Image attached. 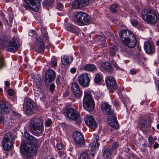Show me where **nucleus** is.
Instances as JSON below:
<instances>
[{
	"label": "nucleus",
	"mask_w": 159,
	"mask_h": 159,
	"mask_svg": "<svg viewBox=\"0 0 159 159\" xmlns=\"http://www.w3.org/2000/svg\"><path fill=\"white\" fill-rule=\"evenodd\" d=\"M36 88H37L39 91L41 90V89L42 86L41 81L35 82Z\"/></svg>",
	"instance_id": "nucleus-41"
},
{
	"label": "nucleus",
	"mask_w": 159,
	"mask_h": 159,
	"mask_svg": "<svg viewBox=\"0 0 159 159\" xmlns=\"http://www.w3.org/2000/svg\"><path fill=\"white\" fill-rule=\"evenodd\" d=\"M101 66L104 69L109 73H112L114 71V69L111 65L108 62L102 63Z\"/></svg>",
	"instance_id": "nucleus-27"
},
{
	"label": "nucleus",
	"mask_w": 159,
	"mask_h": 159,
	"mask_svg": "<svg viewBox=\"0 0 159 159\" xmlns=\"http://www.w3.org/2000/svg\"><path fill=\"white\" fill-rule=\"evenodd\" d=\"M122 43L127 47L133 48L136 45V40L133 34L128 30H122L119 33Z\"/></svg>",
	"instance_id": "nucleus-1"
},
{
	"label": "nucleus",
	"mask_w": 159,
	"mask_h": 159,
	"mask_svg": "<svg viewBox=\"0 0 159 159\" xmlns=\"http://www.w3.org/2000/svg\"><path fill=\"white\" fill-rule=\"evenodd\" d=\"M141 14L142 19L148 24H154L157 20V16L152 9H145Z\"/></svg>",
	"instance_id": "nucleus-5"
},
{
	"label": "nucleus",
	"mask_w": 159,
	"mask_h": 159,
	"mask_svg": "<svg viewBox=\"0 0 159 159\" xmlns=\"http://www.w3.org/2000/svg\"><path fill=\"white\" fill-rule=\"evenodd\" d=\"M72 93L75 97L77 98H80L82 96L83 91L82 90L80 89L72 92Z\"/></svg>",
	"instance_id": "nucleus-33"
},
{
	"label": "nucleus",
	"mask_w": 159,
	"mask_h": 159,
	"mask_svg": "<svg viewBox=\"0 0 159 159\" xmlns=\"http://www.w3.org/2000/svg\"><path fill=\"white\" fill-rule=\"evenodd\" d=\"M4 118L3 115L0 112V123L4 121Z\"/></svg>",
	"instance_id": "nucleus-54"
},
{
	"label": "nucleus",
	"mask_w": 159,
	"mask_h": 159,
	"mask_svg": "<svg viewBox=\"0 0 159 159\" xmlns=\"http://www.w3.org/2000/svg\"><path fill=\"white\" fill-rule=\"evenodd\" d=\"M12 106V104L8 102L0 101V109L2 112L8 113Z\"/></svg>",
	"instance_id": "nucleus-19"
},
{
	"label": "nucleus",
	"mask_w": 159,
	"mask_h": 159,
	"mask_svg": "<svg viewBox=\"0 0 159 159\" xmlns=\"http://www.w3.org/2000/svg\"><path fill=\"white\" fill-rule=\"evenodd\" d=\"M61 76L60 75H58L57 76L56 79V82L57 85L60 84H61Z\"/></svg>",
	"instance_id": "nucleus-45"
},
{
	"label": "nucleus",
	"mask_w": 159,
	"mask_h": 159,
	"mask_svg": "<svg viewBox=\"0 0 159 159\" xmlns=\"http://www.w3.org/2000/svg\"><path fill=\"white\" fill-rule=\"evenodd\" d=\"M102 79V76L99 73H97L95 75L94 80L96 83L98 84L101 82Z\"/></svg>",
	"instance_id": "nucleus-37"
},
{
	"label": "nucleus",
	"mask_w": 159,
	"mask_h": 159,
	"mask_svg": "<svg viewBox=\"0 0 159 159\" xmlns=\"http://www.w3.org/2000/svg\"><path fill=\"white\" fill-rule=\"evenodd\" d=\"M119 8V6L118 4L114 3L110 5V10L112 12L114 13H116L117 12Z\"/></svg>",
	"instance_id": "nucleus-31"
},
{
	"label": "nucleus",
	"mask_w": 159,
	"mask_h": 159,
	"mask_svg": "<svg viewBox=\"0 0 159 159\" xmlns=\"http://www.w3.org/2000/svg\"><path fill=\"white\" fill-rule=\"evenodd\" d=\"M12 115L16 117V119H20L21 115L18 113L14 111H13L12 112Z\"/></svg>",
	"instance_id": "nucleus-42"
},
{
	"label": "nucleus",
	"mask_w": 159,
	"mask_h": 159,
	"mask_svg": "<svg viewBox=\"0 0 159 159\" xmlns=\"http://www.w3.org/2000/svg\"><path fill=\"white\" fill-rule=\"evenodd\" d=\"M148 141L151 144H152L154 143V141L152 138L150 137L148 138Z\"/></svg>",
	"instance_id": "nucleus-57"
},
{
	"label": "nucleus",
	"mask_w": 159,
	"mask_h": 159,
	"mask_svg": "<svg viewBox=\"0 0 159 159\" xmlns=\"http://www.w3.org/2000/svg\"><path fill=\"white\" fill-rule=\"evenodd\" d=\"M159 145L158 143H157V142H155L154 143V144L153 145V148L154 149H156V148H158V147H159Z\"/></svg>",
	"instance_id": "nucleus-58"
},
{
	"label": "nucleus",
	"mask_w": 159,
	"mask_h": 159,
	"mask_svg": "<svg viewBox=\"0 0 159 159\" xmlns=\"http://www.w3.org/2000/svg\"><path fill=\"white\" fill-rule=\"evenodd\" d=\"M54 0H45L43 2V5L44 7L46 8L50 7L54 2Z\"/></svg>",
	"instance_id": "nucleus-32"
},
{
	"label": "nucleus",
	"mask_w": 159,
	"mask_h": 159,
	"mask_svg": "<svg viewBox=\"0 0 159 159\" xmlns=\"http://www.w3.org/2000/svg\"><path fill=\"white\" fill-rule=\"evenodd\" d=\"M113 66L117 70H122V69L118 66L117 64L116 63L114 62L113 64Z\"/></svg>",
	"instance_id": "nucleus-50"
},
{
	"label": "nucleus",
	"mask_w": 159,
	"mask_h": 159,
	"mask_svg": "<svg viewBox=\"0 0 159 159\" xmlns=\"http://www.w3.org/2000/svg\"><path fill=\"white\" fill-rule=\"evenodd\" d=\"M112 115L109 116L108 118V121L109 122L111 121H116V118L115 117V116L114 115Z\"/></svg>",
	"instance_id": "nucleus-43"
},
{
	"label": "nucleus",
	"mask_w": 159,
	"mask_h": 159,
	"mask_svg": "<svg viewBox=\"0 0 159 159\" xmlns=\"http://www.w3.org/2000/svg\"><path fill=\"white\" fill-rule=\"evenodd\" d=\"M156 44H157V46H159V40H157V42H156Z\"/></svg>",
	"instance_id": "nucleus-64"
},
{
	"label": "nucleus",
	"mask_w": 159,
	"mask_h": 159,
	"mask_svg": "<svg viewBox=\"0 0 159 159\" xmlns=\"http://www.w3.org/2000/svg\"><path fill=\"white\" fill-rule=\"evenodd\" d=\"M106 86L110 92L113 93L117 89V86L115 79L111 76L107 77L106 80Z\"/></svg>",
	"instance_id": "nucleus-10"
},
{
	"label": "nucleus",
	"mask_w": 159,
	"mask_h": 159,
	"mask_svg": "<svg viewBox=\"0 0 159 159\" xmlns=\"http://www.w3.org/2000/svg\"><path fill=\"white\" fill-rule=\"evenodd\" d=\"M57 147L58 150H62L63 148V146L61 142L57 143Z\"/></svg>",
	"instance_id": "nucleus-47"
},
{
	"label": "nucleus",
	"mask_w": 159,
	"mask_h": 159,
	"mask_svg": "<svg viewBox=\"0 0 159 159\" xmlns=\"http://www.w3.org/2000/svg\"><path fill=\"white\" fill-rule=\"evenodd\" d=\"M29 128L33 134L41 133L43 130V122L40 117H34L29 121Z\"/></svg>",
	"instance_id": "nucleus-2"
},
{
	"label": "nucleus",
	"mask_w": 159,
	"mask_h": 159,
	"mask_svg": "<svg viewBox=\"0 0 159 159\" xmlns=\"http://www.w3.org/2000/svg\"><path fill=\"white\" fill-rule=\"evenodd\" d=\"M109 125L112 127L116 129L119 128V126L118 122L116 121L109 122Z\"/></svg>",
	"instance_id": "nucleus-39"
},
{
	"label": "nucleus",
	"mask_w": 159,
	"mask_h": 159,
	"mask_svg": "<svg viewBox=\"0 0 159 159\" xmlns=\"http://www.w3.org/2000/svg\"><path fill=\"white\" fill-rule=\"evenodd\" d=\"M64 8L63 5L60 2H58L57 3V8L60 11L63 10Z\"/></svg>",
	"instance_id": "nucleus-44"
},
{
	"label": "nucleus",
	"mask_w": 159,
	"mask_h": 159,
	"mask_svg": "<svg viewBox=\"0 0 159 159\" xmlns=\"http://www.w3.org/2000/svg\"><path fill=\"white\" fill-rule=\"evenodd\" d=\"M85 124L90 128L94 129L97 127L95 119L91 115H86L84 117Z\"/></svg>",
	"instance_id": "nucleus-14"
},
{
	"label": "nucleus",
	"mask_w": 159,
	"mask_h": 159,
	"mask_svg": "<svg viewBox=\"0 0 159 159\" xmlns=\"http://www.w3.org/2000/svg\"><path fill=\"white\" fill-rule=\"evenodd\" d=\"M19 48V45L15 39L10 41L6 46L7 50L9 52H14L17 51Z\"/></svg>",
	"instance_id": "nucleus-17"
},
{
	"label": "nucleus",
	"mask_w": 159,
	"mask_h": 159,
	"mask_svg": "<svg viewBox=\"0 0 159 159\" xmlns=\"http://www.w3.org/2000/svg\"><path fill=\"white\" fill-rule=\"evenodd\" d=\"M117 51V48L116 46L111 47L109 50V54L111 56L114 57Z\"/></svg>",
	"instance_id": "nucleus-36"
},
{
	"label": "nucleus",
	"mask_w": 159,
	"mask_h": 159,
	"mask_svg": "<svg viewBox=\"0 0 159 159\" xmlns=\"http://www.w3.org/2000/svg\"><path fill=\"white\" fill-rule=\"evenodd\" d=\"M35 34V32L32 30H31L29 31V36L32 37Z\"/></svg>",
	"instance_id": "nucleus-55"
},
{
	"label": "nucleus",
	"mask_w": 159,
	"mask_h": 159,
	"mask_svg": "<svg viewBox=\"0 0 159 159\" xmlns=\"http://www.w3.org/2000/svg\"><path fill=\"white\" fill-rule=\"evenodd\" d=\"M24 135L25 138L31 142L35 143L38 142V140L36 139L33 136L30 135L29 133H25Z\"/></svg>",
	"instance_id": "nucleus-29"
},
{
	"label": "nucleus",
	"mask_w": 159,
	"mask_h": 159,
	"mask_svg": "<svg viewBox=\"0 0 159 159\" xmlns=\"http://www.w3.org/2000/svg\"><path fill=\"white\" fill-rule=\"evenodd\" d=\"M55 87L54 85H51L50 86L49 89L51 91H53Z\"/></svg>",
	"instance_id": "nucleus-59"
},
{
	"label": "nucleus",
	"mask_w": 159,
	"mask_h": 159,
	"mask_svg": "<svg viewBox=\"0 0 159 159\" xmlns=\"http://www.w3.org/2000/svg\"><path fill=\"white\" fill-rule=\"evenodd\" d=\"M131 24L133 26H136L138 25V22L136 20H133L131 21Z\"/></svg>",
	"instance_id": "nucleus-52"
},
{
	"label": "nucleus",
	"mask_w": 159,
	"mask_h": 159,
	"mask_svg": "<svg viewBox=\"0 0 159 159\" xmlns=\"http://www.w3.org/2000/svg\"><path fill=\"white\" fill-rule=\"evenodd\" d=\"M3 58L0 57V68H1L4 65Z\"/></svg>",
	"instance_id": "nucleus-51"
},
{
	"label": "nucleus",
	"mask_w": 159,
	"mask_h": 159,
	"mask_svg": "<svg viewBox=\"0 0 159 159\" xmlns=\"http://www.w3.org/2000/svg\"><path fill=\"white\" fill-rule=\"evenodd\" d=\"M130 72L133 75H134L136 73V71L134 69L131 70H130Z\"/></svg>",
	"instance_id": "nucleus-62"
},
{
	"label": "nucleus",
	"mask_w": 159,
	"mask_h": 159,
	"mask_svg": "<svg viewBox=\"0 0 159 159\" xmlns=\"http://www.w3.org/2000/svg\"><path fill=\"white\" fill-rule=\"evenodd\" d=\"M73 137L77 147L81 148L84 146L85 142L84 137L80 132H74L73 134Z\"/></svg>",
	"instance_id": "nucleus-11"
},
{
	"label": "nucleus",
	"mask_w": 159,
	"mask_h": 159,
	"mask_svg": "<svg viewBox=\"0 0 159 159\" xmlns=\"http://www.w3.org/2000/svg\"><path fill=\"white\" fill-rule=\"evenodd\" d=\"M89 3V0H75L73 2L72 7L74 9H81Z\"/></svg>",
	"instance_id": "nucleus-15"
},
{
	"label": "nucleus",
	"mask_w": 159,
	"mask_h": 159,
	"mask_svg": "<svg viewBox=\"0 0 159 159\" xmlns=\"http://www.w3.org/2000/svg\"><path fill=\"white\" fill-rule=\"evenodd\" d=\"M52 124V120H48L45 122V125L46 127H49Z\"/></svg>",
	"instance_id": "nucleus-48"
},
{
	"label": "nucleus",
	"mask_w": 159,
	"mask_h": 159,
	"mask_svg": "<svg viewBox=\"0 0 159 159\" xmlns=\"http://www.w3.org/2000/svg\"><path fill=\"white\" fill-rule=\"evenodd\" d=\"M36 143H27L21 145L20 147L21 153L23 155L30 157L35 155L37 152L38 146Z\"/></svg>",
	"instance_id": "nucleus-3"
},
{
	"label": "nucleus",
	"mask_w": 159,
	"mask_h": 159,
	"mask_svg": "<svg viewBox=\"0 0 159 159\" xmlns=\"http://www.w3.org/2000/svg\"><path fill=\"white\" fill-rule=\"evenodd\" d=\"M84 12L80 11L74 15V19L75 22L80 25H83L82 21L84 20Z\"/></svg>",
	"instance_id": "nucleus-23"
},
{
	"label": "nucleus",
	"mask_w": 159,
	"mask_h": 159,
	"mask_svg": "<svg viewBox=\"0 0 159 159\" xmlns=\"http://www.w3.org/2000/svg\"><path fill=\"white\" fill-rule=\"evenodd\" d=\"M119 143L118 142H115L113 143L111 148V150L113 152V154L115 155L116 154V148L118 147Z\"/></svg>",
	"instance_id": "nucleus-38"
},
{
	"label": "nucleus",
	"mask_w": 159,
	"mask_h": 159,
	"mask_svg": "<svg viewBox=\"0 0 159 159\" xmlns=\"http://www.w3.org/2000/svg\"><path fill=\"white\" fill-rule=\"evenodd\" d=\"M101 109L105 115H111L113 114V111L111 106L107 102H102L101 105Z\"/></svg>",
	"instance_id": "nucleus-18"
},
{
	"label": "nucleus",
	"mask_w": 159,
	"mask_h": 159,
	"mask_svg": "<svg viewBox=\"0 0 159 159\" xmlns=\"http://www.w3.org/2000/svg\"><path fill=\"white\" fill-rule=\"evenodd\" d=\"M88 153L86 152H84L80 155V159H88Z\"/></svg>",
	"instance_id": "nucleus-40"
},
{
	"label": "nucleus",
	"mask_w": 159,
	"mask_h": 159,
	"mask_svg": "<svg viewBox=\"0 0 159 159\" xmlns=\"http://www.w3.org/2000/svg\"><path fill=\"white\" fill-rule=\"evenodd\" d=\"M139 128L141 130L146 129L150 126V123L148 122L147 120L143 117H140L138 121Z\"/></svg>",
	"instance_id": "nucleus-22"
},
{
	"label": "nucleus",
	"mask_w": 159,
	"mask_h": 159,
	"mask_svg": "<svg viewBox=\"0 0 159 159\" xmlns=\"http://www.w3.org/2000/svg\"><path fill=\"white\" fill-rule=\"evenodd\" d=\"M70 72L72 73H74L76 71V69L75 68H73L70 69Z\"/></svg>",
	"instance_id": "nucleus-60"
},
{
	"label": "nucleus",
	"mask_w": 159,
	"mask_h": 159,
	"mask_svg": "<svg viewBox=\"0 0 159 159\" xmlns=\"http://www.w3.org/2000/svg\"><path fill=\"white\" fill-rule=\"evenodd\" d=\"M57 65V62L55 61H53L51 62V66L52 67H55Z\"/></svg>",
	"instance_id": "nucleus-56"
},
{
	"label": "nucleus",
	"mask_w": 159,
	"mask_h": 159,
	"mask_svg": "<svg viewBox=\"0 0 159 159\" xmlns=\"http://www.w3.org/2000/svg\"><path fill=\"white\" fill-rule=\"evenodd\" d=\"M77 80L81 86L85 87L89 86L90 79L87 73H84L78 77Z\"/></svg>",
	"instance_id": "nucleus-12"
},
{
	"label": "nucleus",
	"mask_w": 159,
	"mask_h": 159,
	"mask_svg": "<svg viewBox=\"0 0 159 159\" xmlns=\"http://www.w3.org/2000/svg\"><path fill=\"white\" fill-rule=\"evenodd\" d=\"M65 116L70 120L74 121L76 124H79L81 122V118L80 114L74 108H70L68 109Z\"/></svg>",
	"instance_id": "nucleus-7"
},
{
	"label": "nucleus",
	"mask_w": 159,
	"mask_h": 159,
	"mask_svg": "<svg viewBox=\"0 0 159 159\" xmlns=\"http://www.w3.org/2000/svg\"><path fill=\"white\" fill-rule=\"evenodd\" d=\"M97 38L98 40L101 41L103 42L105 41V38L103 35H98Z\"/></svg>",
	"instance_id": "nucleus-46"
},
{
	"label": "nucleus",
	"mask_w": 159,
	"mask_h": 159,
	"mask_svg": "<svg viewBox=\"0 0 159 159\" xmlns=\"http://www.w3.org/2000/svg\"><path fill=\"white\" fill-rule=\"evenodd\" d=\"M56 78V72L53 70L50 69L46 72L44 81L46 84L53 81Z\"/></svg>",
	"instance_id": "nucleus-16"
},
{
	"label": "nucleus",
	"mask_w": 159,
	"mask_h": 159,
	"mask_svg": "<svg viewBox=\"0 0 159 159\" xmlns=\"http://www.w3.org/2000/svg\"><path fill=\"white\" fill-rule=\"evenodd\" d=\"M61 83H63L64 82L65 80L64 79V78L63 77H61Z\"/></svg>",
	"instance_id": "nucleus-63"
},
{
	"label": "nucleus",
	"mask_w": 159,
	"mask_h": 159,
	"mask_svg": "<svg viewBox=\"0 0 159 159\" xmlns=\"http://www.w3.org/2000/svg\"><path fill=\"white\" fill-rule=\"evenodd\" d=\"M93 138L91 141L89 148V153L93 157H94L99 146V143L98 142L99 136L98 134H94Z\"/></svg>",
	"instance_id": "nucleus-9"
},
{
	"label": "nucleus",
	"mask_w": 159,
	"mask_h": 159,
	"mask_svg": "<svg viewBox=\"0 0 159 159\" xmlns=\"http://www.w3.org/2000/svg\"><path fill=\"white\" fill-rule=\"evenodd\" d=\"M25 103H26V113L28 115H31L33 112V105L32 100L29 98H25Z\"/></svg>",
	"instance_id": "nucleus-20"
},
{
	"label": "nucleus",
	"mask_w": 159,
	"mask_h": 159,
	"mask_svg": "<svg viewBox=\"0 0 159 159\" xmlns=\"http://www.w3.org/2000/svg\"><path fill=\"white\" fill-rule=\"evenodd\" d=\"M80 89L79 85L77 82H74L71 84V90L72 92Z\"/></svg>",
	"instance_id": "nucleus-35"
},
{
	"label": "nucleus",
	"mask_w": 159,
	"mask_h": 159,
	"mask_svg": "<svg viewBox=\"0 0 159 159\" xmlns=\"http://www.w3.org/2000/svg\"><path fill=\"white\" fill-rule=\"evenodd\" d=\"M83 69L86 71L93 72L97 70V68L94 65L92 64H86L84 67Z\"/></svg>",
	"instance_id": "nucleus-26"
},
{
	"label": "nucleus",
	"mask_w": 159,
	"mask_h": 159,
	"mask_svg": "<svg viewBox=\"0 0 159 159\" xmlns=\"http://www.w3.org/2000/svg\"><path fill=\"white\" fill-rule=\"evenodd\" d=\"M14 140V138L11 133L8 132L6 134L2 141L3 147L5 150L7 151L11 149Z\"/></svg>",
	"instance_id": "nucleus-8"
},
{
	"label": "nucleus",
	"mask_w": 159,
	"mask_h": 159,
	"mask_svg": "<svg viewBox=\"0 0 159 159\" xmlns=\"http://www.w3.org/2000/svg\"><path fill=\"white\" fill-rule=\"evenodd\" d=\"M8 41V39L7 37L4 36H2L0 38V45L1 46H5Z\"/></svg>",
	"instance_id": "nucleus-34"
},
{
	"label": "nucleus",
	"mask_w": 159,
	"mask_h": 159,
	"mask_svg": "<svg viewBox=\"0 0 159 159\" xmlns=\"http://www.w3.org/2000/svg\"><path fill=\"white\" fill-rule=\"evenodd\" d=\"M41 30L42 34L37 39L36 48L38 52H43L45 48L44 41H48L49 38L45 29L42 28Z\"/></svg>",
	"instance_id": "nucleus-6"
},
{
	"label": "nucleus",
	"mask_w": 159,
	"mask_h": 159,
	"mask_svg": "<svg viewBox=\"0 0 159 159\" xmlns=\"http://www.w3.org/2000/svg\"><path fill=\"white\" fill-rule=\"evenodd\" d=\"M5 85L7 87H8L10 85V83L8 81H5Z\"/></svg>",
	"instance_id": "nucleus-61"
},
{
	"label": "nucleus",
	"mask_w": 159,
	"mask_h": 159,
	"mask_svg": "<svg viewBox=\"0 0 159 159\" xmlns=\"http://www.w3.org/2000/svg\"><path fill=\"white\" fill-rule=\"evenodd\" d=\"M83 106L84 108L89 112L93 111L94 109L95 103L91 92L88 90L84 91Z\"/></svg>",
	"instance_id": "nucleus-4"
},
{
	"label": "nucleus",
	"mask_w": 159,
	"mask_h": 159,
	"mask_svg": "<svg viewBox=\"0 0 159 159\" xmlns=\"http://www.w3.org/2000/svg\"><path fill=\"white\" fill-rule=\"evenodd\" d=\"M7 92L8 94L9 95L12 96L14 94V91L12 89H10L8 90Z\"/></svg>",
	"instance_id": "nucleus-49"
},
{
	"label": "nucleus",
	"mask_w": 159,
	"mask_h": 159,
	"mask_svg": "<svg viewBox=\"0 0 159 159\" xmlns=\"http://www.w3.org/2000/svg\"><path fill=\"white\" fill-rule=\"evenodd\" d=\"M72 60L73 57L68 55H64L61 57V63L64 66L69 64Z\"/></svg>",
	"instance_id": "nucleus-25"
},
{
	"label": "nucleus",
	"mask_w": 159,
	"mask_h": 159,
	"mask_svg": "<svg viewBox=\"0 0 159 159\" xmlns=\"http://www.w3.org/2000/svg\"><path fill=\"white\" fill-rule=\"evenodd\" d=\"M144 48L145 51L148 54H153L155 52V49L153 44L149 41L144 43Z\"/></svg>",
	"instance_id": "nucleus-21"
},
{
	"label": "nucleus",
	"mask_w": 159,
	"mask_h": 159,
	"mask_svg": "<svg viewBox=\"0 0 159 159\" xmlns=\"http://www.w3.org/2000/svg\"><path fill=\"white\" fill-rule=\"evenodd\" d=\"M65 26L66 28L67 31L75 33L76 34H79L80 29L77 26L68 23L66 24Z\"/></svg>",
	"instance_id": "nucleus-24"
},
{
	"label": "nucleus",
	"mask_w": 159,
	"mask_h": 159,
	"mask_svg": "<svg viewBox=\"0 0 159 159\" xmlns=\"http://www.w3.org/2000/svg\"><path fill=\"white\" fill-rule=\"evenodd\" d=\"M34 82L41 81V78L39 75L35 76V78L34 79Z\"/></svg>",
	"instance_id": "nucleus-53"
},
{
	"label": "nucleus",
	"mask_w": 159,
	"mask_h": 159,
	"mask_svg": "<svg viewBox=\"0 0 159 159\" xmlns=\"http://www.w3.org/2000/svg\"><path fill=\"white\" fill-rule=\"evenodd\" d=\"M84 20L82 21L83 25H86L91 23V17L86 13L84 12Z\"/></svg>",
	"instance_id": "nucleus-30"
},
{
	"label": "nucleus",
	"mask_w": 159,
	"mask_h": 159,
	"mask_svg": "<svg viewBox=\"0 0 159 159\" xmlns=\"http://www.w3.org/2000/svg\"><path fill=\"white\" fill-rule=\"evenodd\" d=\"M28 5H24L23 6L26 9L28 6H30L34 11H37L40 7V4L38 0H24Z\"/></svg>",
	"instance_id": "nucleus-13"
},
{
	"label": "nucleus",
	"mask_w": 159,
	"mask_h": 159,
	"mask_svg": "<svg viewBox=\"0 0 159 159\" xmlns=\"http://www.w3.org/2000/svg\"><path fill=\"white\" fill-rule=\"evenodd\" d=\"M113 155V152L109 149H105L103 152V156L105 159H111Z\"/></svg>",
	"instance_id": "nucleus-28"
}]
</instances>
